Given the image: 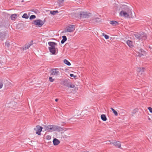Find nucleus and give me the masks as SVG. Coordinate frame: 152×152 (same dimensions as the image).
I'll list each match as a JSON object with an SVG mask.
<instances>
[{
	"mask_svg": "<svg viewBox=\"0 0 152 152\" xmlns=\"http://www.w3.org/2000/svg\"><path fill=\"white\" fill-rule=\"evenodd\" d=\"M116 7L115 9H117L120 10V9L121 10H132L133 7L132 6L129 7L128 6L124 4H121L119 7L118 6H115Z\"/></svg>",
	"mask_w": 152,
	"mask_h": 152,
	"instance_id": "1",
	"label": "nucleus"
},
{
	"mask_svg": "<svg viewBox=\"0 0 152 152\" xmlns=\"http://www.w3.org/2000/svg\"><path fill=\"white\" fill-rule=\"evenodd\" d=\"M45 20L42 21L40 19L35 20L32 24L36 25L38 27H41L44 24Z\"/></svg>",
	"mask_w": 152,
	"mask_h": 152,
	"instance_id": "2",
	"label": "nucleus"
},
{
	"mask_svg": "<svg viewBox=\"0 0 152 152\" xmlns=\"http://www.w3.org/2000/svg\"><path fill=\"white\" fill-rule=\"evenodd\" d=\"M50 76H57L60 75L59 69L58 68H53L51 69Z\"/></svg>",
	"mask_w": 152,
	"mask_h": 152,
	"instance_id": "3",
	"label": "nucleus"
},
{
	"mask_svg": "<svg viewBox=\"0 0 152 152\" xmlns=\"http://www.w3.org/2000/svg\"><path fill=\"white\" fill-rule=\"evenodd\" d=\"M75 25H69L68 26L67 29L65 30L62 32H72L73 31L75 30Z\"/></svg>",
	"mask_w": 152,
	"mask_h": 152,
	"instance_id": "4",
	"label": "nucleus"
},
{
	"mask_svg": "<svg viewBox=\"0 0 152 152\" xmlns=\"http://www.w3.org/2000/svg\"><path fill=\"white\" fill-rule=\"evenodd\" d=\"M55 125H49L48 126H45V130H47L48 132H54L55 131Z\"/></svg>",
	"mask_w": 152,
	"mask_h": 152,
	"instance_id": "5",
	"label": "nucleus"
},
{
	"mask_svg": "<svg viewBox=\"0 0 152 152\" xmlns=\"http://www.w3.org/2000/svg\"><path fill=\"white\" fill-rule=\"evenodd\" d=\"M91 14L88 12H80V18H88L91 15Z\"/></svg>",
	"mask_w": 152,
	"mask_h": 152,
	"instance_id": "6",
	"label": "nucleus"
},
{
	"mask_svg": "<svg viewBox=\"0 0 152 152\" xmlns=\"http://www.w3.org/2000/svg\"><path fill=\"white\" fill-rule=\"evenodd\" d=\"M109 142H110L111 145H113L114 146L118 148H120L121 147V144L120 142L118 141L115 140L111 142L110 140H109Z\"/></svg>",
	"mask_w": 152,
	"mask_h": 152,
	"instance_id": "7",
	"label": "nucleus"
},
{
	"mask_svg": "<svg viewBox=\"0 0 152 152\" xmlns=\"http://www.w3.org/2000/svg\"><path fill=\"white\" fill-rule=\"evenodd\" d=\"M43 128L42 127L39 126L37 125L36 128H34V130L36 131V133L39 135H41V132L42 131Z\"/></svg>",
	"mask_w": 152,
	"mask_h": 152,
	"instance_id": "8",
	"label": "nucleus"
},
{
	"mask_svg": "<svg viewBox=\"0 0 152 152\" xmlns=\"http://www.w3.org/2000/svg\"><path fill=\"white\" fill-rule=\"evenodd\" d=\"M64 128L61 126L55 125V131H57L58 132H63L64 131Z\"/></svg>",
	"mask_w": 152,
	"mask_h": 152,
	"instance_id": "9",
	"label": "nucleus"
},
{
	"mask_svg": "<svg viewBox=\"0 0 152 152\" xmlns=\"http://www.w3.org/2000/svg\"><path fill=\"white\" fill-rule=\"evenodd\" d=\"M48 44L50 46L48 47V48H53L55 47V46L57 45V43L53 42H49L48 43Z\"/></svg>",
	"mask_w": 152,
	"mask_h": 152,
	"instance_id": "10",
	"label": "nucleus"
},
{
	"mask_svg": "<svg viewBox=\"0 0 152 152\" xmlns=\"http://www.w3.org/2000/svg\"><path fill=\"white\" fill-rule=\"evenodd\" d=\"M6 36V32H0V38L1 40H3L5 39Z\"/></svg>",
	"mask_w": 152,
	"mask_h": 152,
	"instance_id": "11",
	"label": "nucleus"
},
{
	"mask_svg": "<svg viewBox=\"0 0 152 152\" xmlns=\"http://www.w3.org/2000/svg\"><path fill=\"white\" fill-rule=\"evenodd\" d=\"M73 18L76 19L77 18H80V13H73L71 14Z\"/></svg>",
	"mask_w": 152,
	"mask_h": 152,
	"instance_id": "12",
	"label": "nucleus"
},
{
	"mask_svg": "<svg viewBox=\"0 0 152 152\" xmlns=\"http://www.w3.org/2000/svg\"><path fill=\"white\" fill-rule=\"evenodd\" d=\"M120 15L121 16H123L125 18H128L129 16V14L126 12L122 10L120 12Z\"/></svg>",
	"mask_w": 152,
	"mask_h": 152,
	"instance_id": "13",
	"label": "nucleus"
},
{
	"mask_svg": "<svg viewBox=\"0 0 152 152\" xmlns=\"http://www.w3.org/2000/svg\"><path fill=\"white\" fill-rule=\"evenodd\" d=\"M53 145L56 146L59 144L60 143V141L57 139L54 138L53 140Z\"/></svg>",
	"mask_w": 152,
	"mask_h": 152,
	"instance_id": "14",
	"label": "nucleus"
},
{
	"mask_svg": "<svg viewBox=\"0 0 152 152\" xmlns=\"http://www.w3.org/2000/svg\"><path fill=\"white\" fill-rule=\"evenodd\" d=\"M126 43L127 45L130 47V48H132L134 46V45H133V42L129 40H128L126 41Z\"/></svg>",
	"mask_w": 152,
	"mask_h": 152,
	"instance_id": "15",
	"label": "nucleus"
},
{
	"mask_svg": "<svg viewBox=\"0 0 152 152\" xmlns=\"http://www.w3.org/2000/svg\"><path fill=\"white\" fill-rule=\"evenodd\" d=\"M50 52L51 53L52 55H55L56 54V50L55 47L53 48H48Z\"/></svg>",
	"mask_w": 152,
	"mask_h": 152,
	"instance_id": "16",
	"label": "nucleus"
},
{
	"mask_svg": "<svg viewBox=\"0 0 152 152\" xmlns=\"http://www.w3.org/2000/svg\"><path fill=\"white\" fill-rule=\"evenodd\" d=\"M110 23L113 26H116L118 24V23L117 21L114 20L110 21Z\"/></svg>",
	"mask_w": 152,
	"mask_h": 152,
	"instance_id": "17",
	"label": "nucleus"
},
{
	"mask_svg": "<svg viewBox=\"0 0 152 152\" xmlns=\"http://www.w3.org/2000/svg\"><path fill=\"white\" fill-rule=\"evenodd\" d=\"M62 39L61 42V44H63L66 41L67 39L66 36L64 35L62 36Z\"/></svg>",
	"mask_w": 152,
	"mask_h": 152,
	"instance_id": "18",
	"label": "nucleus"
},
{
	"mask_svg": "<svg viewBox=\"0 0 152 152\" xmlns=\"http://www.w3.org/2000/svg\"><path fill=\"white\" fill-rule=\"evenodd\" d=\"M101 119L104 121H106L107 120V118L105 114H102L101 115Z\"/></svg>",
	"mask_w": 152,
	"mask_h": 152,
	"instance_id": "19",
	"label": "nucleus"
},
{
	"mask_svg": "<svg viewBox=\"0 0 152 152\" xmlns=\"http://www.w3.org/2000/svg\"><path fill=\"white\" fill-rule=\"evenodd\" d=\"M134 35L135 37L139 40L141 39V35L138 33H136L134 34Z\"/></svg>",
	"mask_w": 152,
	"mask_h": 152,
	"instance_id": "20",
	"label": "nucleus"
},
{
	"mask_svg": "<svg viewBox=\"0 0 152 152\" xmlns=\"http://www.w3.org/2000/svg\"><path fill=\"white\" fill-rule=\"evenodd\" d=\"M137 50L138 51V53H145V51L142 48H137Z\"/></svg>",
	"mask_w": 152,
	"mask_h": 152,
	"instance_id": "21",
	"label": "nucleus"
},
{
	"mask_svg": "<svg viewBox=\"0 0 152 152\" xmlns=\"http://www.w3.org/2000/svg\"><path fill=\"white\" fill-rule=\"evenodd\" d=\"M64 62L65 64L68 66H70L71 65L70 63L68 60L66 59L64 60Z\"/></svg>",
	"mask_w": 152,
	"mask_h": 152,
	"instance_id": "22",
	"label": "nucleus"
},
{
	"mask_svg": "<svg viewBox=\"0 0 152 152\" xmlns=\"http://www.w3.org/2000/svg\"><path fill=\"white\" fill-rule=\"evenodd\" d=\"M10 18L12 20H14L17 18V15L16 14L12 15L11 16Z\"/></svg>",
	"mask_w": 152,
	"mask_h": 152,
	"instance_id": "23",
	"label": "nucleus"
},
{
	"mask_svg": "<svg viewBox=\"0 0 152 152\" xmlns=\"http://www.w3.org/2000/svg\"><path fill=\"white\" fill-rule=\"evenodd\" d=\"M64 0H58V3L60 6H61L63 5V3L64 2Z\"/></svg>",
	"mask_w": 152,
	"mask_h": 152,
	"instance_id": "24",
	"label": "nucleus"
},
{
	"mask_svg": "<svg viewBox=\"0 0 152 152\" xmlns=\"http://www.w3.org/2000/svg\"><path fill=\"white\" fill-rule=\"evenodd\" d=\"M145 68L143 67H139L138 68L137 70L139 72H141L142 73V72H143L144 71V69Z\"/></svg>",
	"mask_w": 152,
	"mask_h": 152,
	"instance_id": "25",
	"label": "nucleus"
},
{
	"mask_svg": "<svg viewBox=\"0 0 152 152\" xmlns=\"http://www.w3.org/2000/svg\"><path fill=\"white\" fill-rule=\"evenodd\" d=\"M59 12L57 10H53V11H50V13L52 15H55L56 13H58Z\"/></svg>",
	"mask_w": 152,
	"mask_h": 152,
	"instance_id": "26",
	"label": "nucleus"
},
{
	"mask_svg": "<svg viewBox=\"0 0 152 152\" xmlns=\"http://www.w3.org/2000/svg\"><path fill=\"white\" fill-rule=\"evenodd\" d=\"M33 41H31V42L29 43L28 44H26L25 46L28 48L30 46H31V45H33Z\"/></svg>",
	"mask_w": 152,
	"mask_h": 152,
	"instance_id": "27",
	"label": "nucleus"
},
{
	"mask_svg": "<svg viewBox=\"0 0 152 152\" xmlns=\"http://www.w3.org/2000/svg\"><path fill=\"white\" fill-rule=\"evenodd\" d=\"M111 110L112 111L113 113L115 115V116H117L118 115V113L113 108L111 107L110 108Z\"/></svg>",
	"mask_w": 152,
	"mask_h": 152,
	"instance_id": "28",
	"label": "nucleus"
},
{
	"mask_svg": "<svg viewBox=\"0 0 152 152\" xmlns=\"http://www.w3.org/2000/svg\"><path fill=\"white\" fill-rule=\"evenodd\" d=\"M29 17V15H27L26 13H24L22 16V18L26 19H27Z\"/></svg>",
	"mask_w": 152,
	"mask_h": 152,
	"instance_id": "29",
	"label": "nucleus"
},
{
	"mask_svg": "<svg viewBox=\"0 0 152 152\" xmlns=\"http://www.w3.org/2000/svg\"><path fill=\"white\" fill-rule=\"evenodd\" d=\"M69 82L67 81H64L63 83L64 85L68 87L69 85Z\"/></svg>",
	"mask_w": 152,
	"mask_h": 152,
	"instance_id": "30",
	"label": "nucleus"
},
{
	"mask_svg": "<svg viewBox=\"0 0 152 152\" xmlns=\"http://www.w3.org/2000/svg\"><path fill=\"white\" fill-rule=\"evenodd\" d=\"M5 45L7 47L9 48L10 46V42H9V41H7L6 42H5Z\"/></svg>",
	"mask_w": 152,
	"mask_h": 152,
	"instance_id": "31",
	"label": "nucleus"
},
{
	"mask_svg": "<svg viewBox=\"0 0 152 152\" xmlns=\"http://www.w3.org/2000/svg\"><path fill=\"white\" fill-rule=\"evenodd\" d=\"M102 34V35L104 36V37L106 39H108L109 38V36L108 35H107V34H105L104 33H103Z\"/></svg>",
	"mask_w": 152,
	"mask_h": 152,
	"instance_id": "32",
	"label": "nucleus"
},
{
	"mask_svg": "<svg viewBox=\"0 0 152 152\" xmlns=\"http://www.w3.org/2000/svg\"><path fill=\"white\" fill-rule=\"evenodd\" d=\"M36 18V16L35 15H31L29 17V19L30 20H32L33 19H34L35 18Z\"/></svg>",
	"mask_w": 152,
	"mask_h": 152,
	"instance_id": "33",
	"label": "nucleus"
},
{
	"mask_svg": "<svg viewBox=\"0 0 152 152\" xmlns=\"http://www.w3.org/2000/svg\"><path fill=\"white\" fill-rule=\"evenodd\" d=\"M75 87V86L74 85L69 84V85L68 86V87L73 88H74Z\"/></svg>",
	"mask_w": 152,
	"mask_h": 152,
	"instance_id": "34",
	"label": "nucleus"
},
{
	"mask_svg": "<svg viewBox=\"0 0 152 152\" xmlns=\"http://www.w3.org/2000/svg\"><path fill=\"white\" fill-rule=\"evenodd\" d=\"M46 138L47 140H49L51 139V137L49 135H48L46 137Z\"/></svg>",
	"mask_w": 152,
	"mask_h": 152,
	"instance_id": "35",
	"label": "nucleus"
},
{
	"mask_svg": "<svg viewBox=\"0 0 152 152\" xmlns=\"http://www.w3.org/2000/svg\"><path fill=\"white\" fill-rule=\"evenodd\" d=\"M49 81L50 82H53L54 80L53 79V78L52 77H49Z\"/></svg>",
	"mask_w": 152,
	"mask_h": 152,
	"instance_id": "36",
	"label": "nucleus"
},
{
	"mask_svg": "<svg viewBox=\"0 0 152 152\" xmlns=\"http://www.w3.org/2000/svg\"><path fill=\"white\" fill-rule=\"evenodd\" d=\"M23 50H26L27 49H28V48L25 46V45L22 47Z\"/></svg>",
	"mask_w": 152,
	"mask_h": 152,
	"instance_id": "37",
	"label": "nucleus"
},
{
	"mask_svg": "<svg viewBox=\"0 0 152 152\" xmlns=\"http://www.w3.org/2000/svg\"><path fill=\"white\" fill-rule=\"evenodd\" d=\"M148 109L149 110L151 113H152V108L150 107H148Z\"/></svg>",
	"mask_w": 152,
	"mask_h": 152,
	"instance_id": "38",
	"label": "nucleus"
},
{
	"mask_svg": "<svg viewBox=\"0 0 152 152\" xmlns=\"http://www.w3.org/2000/svg\"><path fill=\"white\" fill-rule=\"evenodd\" d=\"M138 53V55L139 57H141V56H143V54H144L143 53Z\"/></svg>",
	"mask_w": 152,
	"mask_h": 152,
	"instance_id": "39",
	"label": "nucleus"
},
{
	"mask_svg": "<svg viewBox=\"0 0 152 152\" xmlns=\"http://www.w3.org/2000/svg\"><path fill=\"white\" fill-rule=\"evenodd\" d=\"M70 76L71 77H73L74 78L76 77V76L74 75L73 74H70Z\"/></svg>",
	"mask_w": 152,
	"mask_h": 152,
	"instance_id": "40",
	"label": "nucleus"
},
{
	"mask_svg": "<svg viewBox=\"0 0 152 152\" xmlns=\"http://www.w3.org/2000/svg\"><path fill=\"white\" fill-rule=\"evenodd\" d=\"M3 86V83L1 82H0V89Z\"/></svg>",
	"mask_w": 152,
	"mask_h": 152,
	"instance_id": "41",
	"label": "nucleus"
},
{
	"mask_svg": "<svg viewBox=\"0 0 152 152\" xmlns=\"http://www.w3.org/2000/svg\"><path fill=\"white\" fill-rule=\"evenodd\" d=\"M30 11H32V12H35L37 11H38V10H30Z\"/></svg>",
	"mask_w": 152,
	"mask_h": 152,
	"instance_id": "42",
	"label": "nucleus"
},
{
	"mask_svg": "<svg viewBox=\"0 0 152 152\" xmlns=\"http://www.w3.org/2000/svg\"><path fill=\"white\" fill-rule=\"evenodd\" d=\"M58 100V99H55V101L56 102H57Z\"/></svg>",
	"mask_w": 152,
	"mask_h": 152,
	"instance_id": "43",
	"label": "nucleus"
},
{
	"mask_svg": "<svg viewBox=\"0 0 152 152\" xmlns=\"http://www.w3.org/2000/svg\"><path fill=\"white\" fill-rule=\"evenodd\" d=\"M134 111H135V112H136V111H137V109H135Z\"/></svg>",
	"mask_w": 152,
	"mask_h": 152,
	"instance_id": "44",
	"label": "nucleus"
},
{
	"mask_svg": "<svg viewBox=\"0 0 152 152\" xmlns=\"http://www.w3.org/2000/svg\"><path fill=\"white\" fill-rule=\"evenodd\" d=\"M80 8H77V10H80Z\"/></svg>",
	"mask_w": 152,
	"mask_h": 152,
	"instance_id": "45",
	"label": "nucleus"
},
{
	"mask_svg": "<svg viewBox=\"0 0 152 152\" xmlns=\"http://www.w3.org/2000/svg\"><path fill=\"white\" fill-rule=\"evenodd\" d=\"M24 1L23 0H22V1L21 2H23Z\"/></svg>",
	"mask_w": 152,
	"mask_h": 152,
	"instance_id": "46",
	"label": "nucleus"
},
{
	"mask_svg": "<svg viewBox=\"0 0 152 152\" xmlns=\"http://www.w3.org/2000/svg\"><path fill=\"white\" fill-rule=\"evenodd\" d=\"M129 6H130V7L131 6H130V5H129Z\"/></svg>",
	"mask_w": 152,
	"mask_h": 152,
	"instance_id": "47",
	"label": "nucleus"
},
{
	"mask_svg": "<svg viewBox=\"0 0 152 152\" xmlns=\"http://www.w3.org/2000/svg\"><path fill=\"white\" fill-rule=\"evenodd\" d=\"M129 6H130V7L131 6H130V5H129Z\"/></svg>",
	"mask_w": 152,
	"mask_h": 152,
	"instance_id": "48",
	"label": "nucleus"
}]
</instances>
